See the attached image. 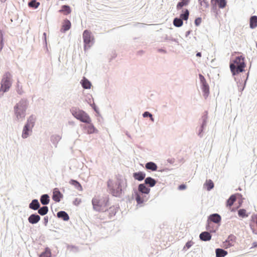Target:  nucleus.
I'll list each match as a JSON object with an SVG mask.
<instances>
[{"label":"nucleus","mask_w":257,"mask_h":257,"mask_svg":"<svg viewBox=\"0 0 257 257\" xmlns=\"http://www.w3.org/2000/svg\"><path fill=\"white\" fill-rule=\"evenodd\" d=\"M109 193L116 197H121L125 193L127 187V180L122 176L118 175L115 182L109 179L107 182Z\"/></svg>","instance_id":"nucleus-1"},{"label":"nucleus","mask_w":257,"mask_h":257,"mask_svg":"<svg viewBox=\"0 0 257 257\" xmlns=\"http://www.w3.org/2000/svg\"><path fill=\"white\" fill-rule=\"evenodd\" d=\"M29 106L28 100L25 98H22L14 107L15 120L20 122L23 121L26 116V111Z\"/></svg>","instance_id":"nucleus-2"},{"label":"nucleus","mask_w":257,"mask_h":257,"mask_svg":"<svg viewBox=\"0 0 257 257\" xmlns=\"http://www.w3.org/2000/svg\"><path fill=\"white\" fill-rule=\"evenodd\" d=\"M150 188L147 187L145 184L142 183L138 186V190L134 191L135 198L138 205L143 204L149 199L148 196L150 192Z\"/></svg>","instance_id":"nucleus-3"},{"label":"nucleus","mask_w":257,"mask_h":257,"mask_svg":"<svg viewBox=\"0 0 257 257\" xmlns=\"http://www.w3.org/2000/svg\"><path fill=\"white\" fill-rule=\"evenodd\" d=\"M245 66L244 57L241 55L236 57L229 64L230 69L233 76L244 72Z\"/></svg>","instance_id":"nucleus-4"},{"label":"nucleus","mask_w":257,"mask_h":257,"mask_svg":"<svg viewBox=\"0 0 257 257\" xmlns=\"http://www.w3.org/2000/svg\"><path fill=\"white\" fill-rule=\"evenodd\" d=\"M109 198L108 197H103L99 199L93 198L92 200V204L94 210L98 212L103 211L105 207L108 205Z\"/></svg>","instance_id":"nucleus-5"},{"label":"nucleus","mask_w":257,"mask_h":257,"mask_svg":"<svg viewBox=\"0 0 257 257\" xmlns=\"http://www.w3.org/2000/svg\"><path fill=\"white\" fill-rule=\"evenodd\" d=\"M72 115L80 121L89 123L91 122V118L88 114L83 110L79 108H72L71 110Z\"/></svg>","instance_id":"nucleus-6"},{"label":"nucleus","mask_w":257,"mask_h":257,"mask_svg":"<svg viewBox=\"0 0 257 257\" xmlns=\"http://www.w3.org/2000/svg\"><path fill=\"white\" fill-rule=\"evenodd\" d=\"M82 37L84 43V50L86 51L89 49L94 43V38L92 36L90 31L85 30L82 34Z\"/></svg>","instance_id":"nucleus-7"},{"label":"nucleus","mask_w":257,"mask_h":257,"mask_svg":"<svg viewBox=\"0 0 257 257\" xmlns=\"http://www.w3.org/2000/svg\"><path fill=\"white\" fill-rule=\"evenodd\" d=\"M12 75L9 72H6L1 82V87L4 88V91H8L12 84Z\"/></svg>","instance_id":"nucleus-8"},{"label":"nucleus","mask_w":257,"mask_h":257,"mask_svg":"<svg viewBox=\"0 0 257 257\" xmlns=\"http://www.w3.org/2000/svg\"><path fill=\"white\" fill-rule=\"evenodd\" d=\"M199 77L201 84V89L203 92L204 97L206 98L209 94V87L206 81L205 77L201 74H199Z\"/></svg>","instance_id":"nucleus-9"},{"label":"nucleus","mask_w":257,"mask_h":257,"mask_svg":"<svg viewBox=\"0 0 257 257\" xmlns=\"http://www.w3.org/2000/svg\"><path fill=\"white\" fill-rule=\"evenodd\" d=\"M236 237L233 234H230L226 240L223 242V247L225 248H229L233 245V243L235 242Z\"/></svg>","instance_id":"nucleus-10"},{"label":"nucleus","mask_w":257,"mask_h":257,"mask_svg":"<svg viewBox=\"0 0 257 257\" xmlns=\"http://www.w3.org/2000/svg\"><path fill=\"white\" fill-rule=\"evenodd\" d=\"M63 197V194L60 192L58 188H55L53 189L52 199L54 201L56 202H59Z\"/></svg>","instance_id":"nucleus-11"},{"label":"nucleus","mask_w":257,"mask_h":257,"mask_svg":"<svg viewBox=\"0 0 257 257\" xmlns=\"http://www.w3.org/2000/svg\"><path fill=\"white\" fill-rule=\"evenodd\" d=\"M33 127L24 125L22 131V137L23 139H27L28 138L32 133Z\"/></svg>","instance_id":"nucleus-12"},{"label":"nucleus","mask_w":257,"mask_h":257,"mask_svg":"<svg viewBox=\"0 0 257 257\" xmlns=\"http://www.w3.org/2000/svg\"><path fill=\"white\" fill-rule=\"evenodd\" d=\"M208 221L212 222L213 223L219 224L221 222V216L218 213H213L210 215L208 218Z\"/></svg>","instance_id":"nucleus-13"},{"label":"nucleus","mask_w":257,"mask_h":257,"mask_svg":"<svg viewBox=\"0 0 257 257\" xmlns=\"http://www.w3.org/2000/svg\"><path fill=\"white\" fill-rule=\"evenodd\" d=\"M40 216L37 213L32 214L28 218L29 223L32 224L37 223L40 220Z\"/></svg>","instance_id":"nucleus-14"},{"label":"nucleus","mask_w":257,"mask_h":257,"mask_svg":"<svg viewBox=\"0 0 257 257\" xmlns=\"http://www.w3.org/2000/svg\"><path fill=\"white\" fill-rule=\"evenodd\" d=\"M133 177L135 178V179L139 181H142L143 180L145 179L146 177V174L145 173L139 171L137 172H135L133 173Z\"/></svg>","instance_id":"nucleus-15"},{"label":"nucleus","mask_w":257,"mask_h":257,"mask_svg":"<svg viewBox=\"0 0 257 257\" xmlns=\"http://www.w3.org/2000/svg\"><path fill=\"white\" fill-rule=\"evenodd\" d=\"M237 196L239 197L242 196V195L239 193L231 195L227 200L226 205L229 207L231 206L233 204L234 202L236 201Z\"/></svg>","instance_id":"nucleus-16"},{"label":"nucleus","mask_w":257,"mask_h":257,"mask_svg":"<svg viewBox=\"0 0 257 257\" xmlns=\"http://www.w3.org/2000/svg\"><path fill=\"white\" fill-rule=\"evenodd\" d=\"M71 26V24L70 21L68 19H65L63 23L60 31L62 33H65L70 29Z\"/></svg>","instance_id":"nucleus-17"},{"label":"nucleus","mask_w":257,"mask_h":257,"mask_svg":"<svg viewBox=\"0 0 257 257\" xmlns=\"http://www.w3.org/2000/svg\"><path fill=\"white\" fill-rule=\"evenodd\" d=\"M199 238L200 240L202 241H207L211 239V235L210 233L208 231H203L200 234Z\"/></svg>","instance_id":"nucleus-18"},{"label":"nucleus","mask_w":257,"mask_h":257,"mask_svg":"<svg viewBox=\"0 0 257 257\" xmlns=\"http://www.w3.org/2000/svg\"><path fill=\"white\" fill-rule=\"evenodd\" d=\"M40 204L37 199H33L29 205V208L34 210H38L40 208Z\"/></svg>","instance_id":"nucleus-19"},{"label":"nucleus","mask_w":257,"mask_h":257,"mask_svg":"<svg viewBox=\"0 0 257 257\" xmlns=\"http://www.w3.org/2000/svg\"><path fill=\"white\" fill-rule=\"evenodd\" d=\"M156 183L157 181L151 177H148L145 179L144 184H145L146 185H148L149 187L155 186Z\"/></svg>","instance_id":"nucleus-20"},{"label":"nucleus","mask_w":257,"mask_h":257,"mask_svg":"<svg viewBox=\"0 0 257 257\" xmlns=\"http://www.w3.org/2000/svg\"><path fill=\"white\" fill-rule=\"evenodd\" d=\"M57 216L65 221H68L69 219V216L68 213L64 211H60L58 212L57 213Z\"/></svg>","instance_id":"nucleus-21"},{"label":"nucleus","mask_w":257,"mask_h":257,"mask_svg":"<svg viewBox=\"0 0 257 257\" xmlns=\"http://www.w3.org/2000/svg\"><path fill=\"white\" fill-rule=\"evenodd\" d=\"M61 139V137L58 135H53L50 138V141L55 148L57 147V145Z\"/></svg>","instance_id":"nucleus-22"},{"label":"nucleus","mask_w":257,"mask_h":257,"mask_svg":"<svg viewBox=\"0 0 257 257\" xmlns=\"http://www.w3.org/2000/svg\"><path fill=\"white\" fill-rule=\"evenodd\" d=\"M40 200L41 204L46 206L49 203L50 197L48 194H44L41 196Z\"/></svg>","instance_id":"nucleus-23"},{"label":"nucleus","mask_w":257,"mask_h":257,"mask_svg":"<svg viewBox=\"0 0 257 257\" xmlns=\"http://www.w3.org/2000/svg\"><path fill=\"white\" fill-rule=\"evenodd\" d=\"M145 167L148 170L155 171L157 170L158 167L156 163L153 162H149L146 164Z\"/></svg>","instance_id":"nucleus-24"},{"label":"nucleus","mask_w":257,"mask_h":257,"mask_svg":"<svg viewBox=\"0 0 257 257\" xmlns=\"http://www.w3.org/2000/svg\"><path fill=\"white\" fill-rule=\"evenodd\" d=\"M35 117L33 115H31L28 118L27 122L25 125L33 127L35 124Z\"/></svg>","instance_id":"nucleus-25"},{"label":"nucleus","mask_w":257,"mask_h":257,"mask_svg":"<svg viewBox=\"0 0 257 257\" xmlns=\"http://www.w3.org/2000/svg\"><path fill=\"white\" fill-rule=\"evenodd\" d=\"M249 27L252 29H254L257 27V16H252L250 18Z\"/></svg>","instance_id":"nucleus-26"},{"label":"nucleus","mask_w":257,"mask_h":257,"mask_svg":"<svg viewBox=\"0 0 257 257\" xmlns=\"http://www.w3.org/2000/svg\"><path fill=\"white\" fill-rule=\"evenodd\" d=\"M227 251L220 248L215 249L216 257H224L227 254Z\"/></svg>","instance_id":"nucleus-27"},{"label":"nucleus","mask_w":257,"mask_h":257,"mask_svg":"<svg viewBox=\"0 0 257 257\" xmlns=\"http://www.w3.org/2000/svg\"><path fill=\"white\" fill-rule=\"evenodd\" d=\"M88 125L87 126L85 125L84 128L87 130V134H91L97 132V130L94 127V125L91 123V122L89 123H88Z\"/></svg>","instance_id":"nucleus-28"},{"label":"nucleus","mask_w":257,"mask_h":257,"mask_svg":"<svg viewBox=\"0 0 257 257\" xmlns=\"http://www.w3.org/2000/svg\"><path fill=\"white\" fill-rule=\"evenodd\" d=\"M69 183L74 186L75 188L79 191L82 190V187L80 183L76 180L71 179L69 181Z\"/></svg>","instance_id":"nucleus-29"},{"label":"nucleus","mask_w":257,"mask_h":257,"mask_svg":"<svg viewBox=\"0 0 257 257\" xmlns=\"http://www.w3.org/2000/svg\"><path fill=\"white\" fill-rule=\"evenodd\" d=\"M215 2L216 3L220 9H223L226 6V0H211V3H213Z\"/></svg>","instance_id":"nucleus-30"},{"label":"nucleus","mask_w":257,"mask_h":257,"mask_svg":"<svg viewBox=\"0 0 257 257\" xmlns=\"http://www.w3.org/2000/svg\"><path fill=\"white\" fill-rule=\"evenodd\" d=\"M81 83L82 87L84 89H89L91 86L90 82L85 78H83L81 81Z\"/></svg>","instance_id":"nucleus-31"},{"label":"nucleus","mask_w":257,"mask_h":257,"mask_svg":"<svg viewBox=\"0 0 257 257\" xmlns=\"http://www.w3.org/2000/svg\"><path fill=\"white\" fill-rule=\"evenodd\" d=\"M49 209L48 207L47 206H43L42 207H40L38 209V213L42 216H44L47 214L48 212Z\"/></svg>","instance_id":"nucleus-32"},{"label":"nucleus","mask_w":257,"mask_h":257,"mask_svg":"<svg viewBox=\"0 0 257 257\" xmlns=\"http://www.w3.org/2000/svg\"><path fill=\"white\" fill-rule=\"evenodd\" d=\"M190 0H181L176 6V9L178 10H181L183 7L186 6L188 5Z\"/></svg>","instance_id":"nucleus-33"},{"label":"nucleus","mask_w":257,"mask_h":257,"mask_svg":"<svg viewBox=\"0 0 257 257\" xmlns=\"http://www.w3.org/2000/svg\"><path fill=\"white\" fill-rule=\"evenodd\" d=\"M71 11L70 7L68 5L62 6L61 9L59 11L60 12L64 13L65 15L70 14Z\"/></svg>","instance_id":"nucleus-34"},{"label":"nucleus","mask_w":257,"mask_h":257,"mask_svg":"<svg viewBox=\"0 0 257 257\" xmlns=\"http://www.w3.org/2000/svg\"><path fill=\"white\" fill-rule=\"evenodd\" d=\"M183 22L180 18H175L173 20V24L176 27H180L183 25Z\"/></svg>","instance_id":"nucleus-35"},{"label":"nucleus","mask_w":257,"mask_h":257,"mask_svg":"<svg viewBox=\"0 0 257 257\" xmlns=\"http://www.w3.org/2000/svg\"><path fill=\"white\" fill-rule=\"evenodd\" d=\"M189 16V12L188 10L185 9L183 13L181 14L180 15V18L182 19V20L186 21L188 19Z\"/></svg>","instance_id":"nucleus-36"},{"label":"nucleus","mask_w":257,"mask_h":257,"mask_svg":"<svg viewBox=\"0 0 257 257\" xmlns=\"http://www.w3.org/2000/svg\"><path fill=\"white\" fill-rule=\"evenodd\" d=\"M51 252L50 249L48 247H46L44 251H43L39 255V257H51Z\"/></svg>","instance_id":"nucleus-37"},{"label":"nucleus","mask_w":257,"mask_h":257,"mask_svg":"<svg viewBox=\"0 0 257 257\" xmlns=\"http://www.w3.org/2000/svg\"><path fill=\"white\" fill-rule=\"evenodd\" d=\"M40 3L37 2L36 0H31L28 3V6L30 8H33L34 9H36L39 6Z\"/></svg>","instance_id":"nucleus-38"},{"label":"nucleus","mask_w":257,"mask_h":257,"mask_svg":"<svg viewBox=\"0 0 257 257\" xmlns=\"http://www.w3.org/2000/svg\"><path fill=\"white\" fill-rule=\"evenodd\" d=\"M205 185H206L208 191L211 190L214 187V183L211 180H207Z\"/></svg>","instance_id":"nucleus-39"},{"label":"nucleus","mask_w":257,"mask_h":257,"mask_svg":"<svg viewBox=\"0 0 257 257\" xmlns=\"http://www.w3.org/2000/svg\"><path fill=\"white\" fill-rule=\"evenodd\" d=\"M19 83L18 80L17 83L16 91L19 95H22L24 93V91L22 86L20 85Z\"/></svg>","instance_id":"nucleus-40"},{"label":"nucleus","mask_w":257,"mask_h":257,"mask_svg":"<svg viewBox=\"0 0 257 257\" xmlns=\"http://www.w3.org/2000/svg\"><path fill=\"white\" fill-rule=\"evenodd\" d=\"M207 114L204 115L202 117V122L201 125V127L205 128L207 124Z\"/></svg>","instance_id":"nucleus-41"},{"label":"nucleus","mask_w":257,"mask_h":257,"mask_svg":"<svg viewBox=\"0 0 257 257\" xmlns=\"http://www.w3.org/2000/svg\"><path fill=\"white\" fill-rule=\"evenodd\" d=\"M238 215L239 217L242 218H244L247 216V215L246 214V210L244 209H240L238 211Z\"/></svg>","instance_id":"nucleus-42"},{"label":"nucleus","mask_w":257,"mask_h":257,"mask_svg":"<svg viewBox=\"0 0 257 257\" xmlns=\"http://www.w3.org/2000/svg\"><path fill=\"white\" fill-rule=\"evenodd\" d=\"M212 4V7H211V12L214 13L215 14V16H216L217 15H218V10H217V5H216V3H214V2L213 3H211Z\"/></svg>","instance_id":"nucleus-43"},{"label":"nucleus","mask_w":257,"mask_h":257,"mask_svg":"<svg viewBox=\"0 0 257 257\" xmlns=\"http://www.w3.org/2000/svg\"><path fill=\"white\" fill-rule=\"evenodd\" d=\"M193 244L194 242L192 240L187 241L185 244V246H184L183 250H186L187 249L190 248L193 245Z\"/></svg>","instance_id":"nucleus-44"},{"label":"nucleus","mask_w":257,"mask_h":257,"mask_svg":"<svg viewBox=\"0 0 257 257\" xmlns=\"http://www.w3.org/2000/svg\"><path fill=\"white\" fill-rule=\"evenodd\" d=\"M165 41H171L173 42H175L178 45H179V42L177 39L173 38L171 37H168V36H166L165 38Z\"/></svg>","instance_id":"nucleus-45"},{"label":"nucleus","mask_w":257,"mask_h":257,"mask_svg":"<svg viewBox=\"0 0 257 257\" xmlns=\"http://www.w3.org/2000/svg\"><path fill=\"white\" fill-rule=\"evenodd\" d=\"M248 75H249V73L248 72V73H247V78H246V79H245V81H244V83H243V86H242L241 88H240V87H239V84H238L239 82H238V81H237V82H237V85H238V89H239V91H241H241H242L244 90V88H245V85H246V82L247 79V78H248Z\"/></svg>","instance_id":"nucleus-46"},{"label":"nucleus","mask_w":257,"mask_h":257,"mask_svg":"<svg viewBox=\"0 0 257 257\" xmlns=\"http://www.w3.org/2000/svg\"><path fill=\"white\" fill-rule=\"evenodd\" d=\"M201 21H202V19L201 18L198 17V18H196L195 20V22H194L195 25L196 26H199L200 25Z\"/></svg>","instance_id":"nucleus-47"},{"label":"nucleus","mask_w":257,"mask_h":257,"mask_svg":"<svg viewBox=\"0 0 257 257\" xmlns=\"http://www.w3.org/2000/svg\"><path fill=\"white\" fill-rule=\"evenodd\" d=\"M204 128H202V127H200L199 130V132H198V136L200 137V138H202L203 136V132L204 131Z\"/></svg>","instance_id":"nucleus-48"},{"label":"nucleus","mask_w":257,"mask_h":257,"mask_svg":"<svg viewBox=\"0 0 257 257\" xmlns=\"http://www.w3.org/2000/svg\"><path fill=\"white\" fill-rule=\"evenodd\" d=\"M151 115L152 114L149 112V111H145L143 113V116L144 117H150V116H151Z\"/></svg>","instance_id":"nucleus-49"},{"label":"nucleus","mask_w":257,"mask_h":257,"mask_svg":"<svg viewBox=\"0 0 257 257\" xmlns=\"http://www.w3.org/2000/svg\"><path fill=\"white\" fill-rule=\"evenodd\" d=\"M202 5H201V6H203L205 8H208L209 7V3L206 1V0H202Z\"/></svg>","instance_id":"nucleus-50"},{"label":"nucleus","mask_w":257,"mask_h":257,"mask_svg":"<svg viewBox=\"0 0 257 257\" xmlns=\"http://www.w3.org/2000/svg\"><path fill=\"white\" fill-rule=\"evenodd\" d=\"M91 107H92V108L94 109V110L96 112H98V108L97 107V106L95 105V104H94V103H93V104H90Z\"/></svg>","instance_id":"nucleus-51"},{"label":"nucleus","mask_w":257,"mask_h":257,"mask_svg":"<svg viewBox=\"0 0 257 257\" xmlns=\"http://www.w3.org/2000/svg\"><path fill=\"white\" fill-rule=\"evenodd\" d=\"M48 221H49V217H48V216H45L44 218V224L45 226H47V225Z\"/></svg>","instance_id":"nucleus-52"},{"label":"nucleus","mask_w":257,"mask_h":257,"mask_svg":"<svg viewBox=\"0 0 257 257\" xmlns=\"http://www.w3.org/2000/svg\"><path fill=\"white\" fill-rule=\"evenodd\" d=\"M186 188V185L185 184H181L179 186L178 189L180 190H184Z\"/></svg>","instance_id":"nucleus-53"},{"label":"nucleus","mask_w":257,"mask_h":257,"mask_svg":"<svg viewBox=\"0 0 257 257\" xmlns=\"http://www.w3.org/2000/svg\"><path fill=\"white\" fill-rule=\"evenodd\" d=\"M210 221H208V220H207V224L206 225V229L207 230H210V228L211 227V223Z\"/></svg>","instance_id":"nucleus-54"},{"label":"nucleus","mask_w":257,"mask_h":257,"mask_svg":"<svg viewBox=\"0 0 257 257\" xmlns=\"http://www.w3.org/2000/svg\"><path fill=\"white\" fill-rule=\"evenodd\" d=\"M7 91H4V88L3 89V88L1 87L0 88V97H2L4 92H6Z\"/></svg>","instance_id":"nucleus-55"},{"label":"nucleus","mask_w":257,"mask_h":257,"mask_svg":"<svg viewBox=\"0 0 257 257\" xmlns=\"http://www.w3.org/2000/svg\"><path fill=\"white\" fill-rule=\"evenodd\" d=\"M257 247V242H253L252 244V246L251 248H255Z\"/></svg>","instance_id":"nucleus-56"},{"label":"nucleus","mask_w":257,"mask_h":257,"mask_svg":"<svg viewBox=\"0 0 257 257\" xmlns=\"http://www.w3.org/2000/svg\"><path fill=\"white\" fill-rule=\"evenodd\" d=\"M43 39L44 41L45 42V43H46V33H43Z\"/></svg>","instance_id":"nucleus-57"},{"label":"nucleus","mask_w":257,"mask_h":257,"mask_svg":"<svg viewBox=\"0 0 257 257\" xmlns=\"http://www.w3.org/2000/svg\"><path fill=\"white\" fill-rule=\"evenodd\" d=\"M158 51L159 52H161V53H166V51L163 49H158Z\"/></svg>","instance_id":"nucleus-58"},{"label":"nucleus","mask_w":257,"mask_h":257,"mask_svg":"<svg viewBox=\"0 0 257 257\" xmlns=\"http://www.w3.org/2000/svg\"><path fill=\"white\" fill-rule=\"evenodd\" d=\"M79 202H80V201H78V199L76 198L75 201H74V204L75 205L76 204V203H77V204H79Z\"/></svg>","instance_id":"nucleus-59"},{"label":"nucleus","mask_w":257,"mask_h":257,"mask_svg":"<svg viewBox=\"0 0 257 257\" xmlns=\"http://www.w3.org/2000/svg\"><path fill=\"white\" fill-rule=\"evenodd\" d=\"M149 118H150V120L152 121V122H154L155 120H154V118L153 116V115L152 114L151 115V116H150Z\"/></svg>","instance_id":"nucleus-60"},{"label":"nucleus","mask_w":257,"mask_h":257,"mask_svg":"<svg viewBox=\"0 0 257 257\" xmlns=\"http://www.w3.org/2000/svg\"><path fill=\"white\" fill-rule=\"evenodd\" d=\"M191 33V31H188L186 32L185 36L187 37Z\"/></svg>","instance_id":"nucleus-61"},{"label":"nucleus","mask_w":257,"mask_h":257,"mask_svg":"<svg viewBox=\"0 0 257 257\" xmlns=\"http://www.w3.org/2000/svg\"><path fill=\"white\" fill-rule=\"evenodd\" d=\"M196 56L197 57H200L201 56V52H197V53H196Z\"/></svg>","instance_id":"nucleus-62"},{"label":"nucleus","mask_w":257,"mask_h":257,"mask_svg":"<svg viewBox=\"0 0 257 257\" xmlns=\"http://www.w3.org/2000/svg\"><path fill=\"white\" fill-rule=\"evenodd\" d=\"M167 161L171 164L174 162V161L172 159H168Z\"/></svg>","instance_id":"nucleus-63"},{"label":"nucleus","mask_w":257,"mask_h":257,"mask_svg":"<svg viewBox=\"0 0 257 257\" xmlns=\"http://www.w3.org/2000/svg\"><path fill=\"white\" fill-rule=\"evenodd\" d=\"M125 134L128 137L131 138V135L127 132H126Z\"/></svg>","instance_id":"nucleus-64"}]
</instances>
